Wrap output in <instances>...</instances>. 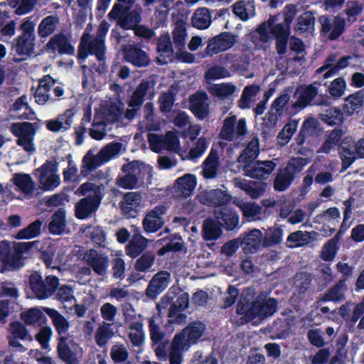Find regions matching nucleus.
<instances>
[{
    "mask_svg": "<svg viewBox=\"0 0 364 364\" xmlns=\"http://www.w3.org/2000/svg\"><path fill=\"white\" fill-rule=\"evenodd\" d=\"M109 28V24L106 21H102L98 27L96 36L92 40H90V34L87 32L88 27L85 28L78 51V58L80 63H82L88 53L95 55L100 61L104 60L105 38Z\"/></svg>",
    "mask_w": 364,
    "mask_h": 364,
    "instance_id": "f257e3e1",
    "label": "nucleus"
},
{
    "mask_svg": "<svg viewBox=\"0 0 364 364\" xmlns=\"http://www.w3.org/2000/svg\"><path fill=\"white\" fill-rule=\"evenodd\" d=\"M134 4L133 0H117L108 16L117 21V24L124 29H134L141 21L140 14L136 11L129 12Z\"/></svg>",
    "mask_w": 364,
    "mask_h": 364,
    "instance_id": "f03ea898",
    "label": "nucleus"
},
{
    "mask_svg": "<svg viewBox=\"0 0 364 364\" xmlns=\"http://www.w3.org/2000/svg\"><path fill=\"white\" fill-rule=\"evenodd\" d=\"M59 286V279L56 276L48 275L45 279L37 272L29 277V287L38 299L50 298Z\"/></svg>",
    "mask_w": 364,
    "mask_h": 364,
    "instance_id": "7ed1b4c3",
    "label": "nucleus"
},
{
    "mask_svg": "<svg viewBox=\"0 0 364 364\" xmlns=\"http://www.w3.org/2000/svg\"><path fill=\"white\" fill-rule=\"evenodd\" d=\"M247 134L246 120L241 118L237 120L235 115L226 117L224 119L220 136L223 140L237 144L242 142Z\"/></svg>",
    "mask_w": 364,
    "mask_h": 364,
    "instance_id": "20e7f679",
    "label": "nucleus"
},
{
    "mask_svg": "<svg viewBox=\"0 0 364 364\" xmlns=\"http://www.w3.org/2000/svg\"><path fill=\"white\" fill-rule=\"evenodd\" d=\"M279 16H272L269 19L259 25L257 29L259 38L263 42H267L274 38L289 36L290 26L285 22L279 23Z\"/></svg>",
    "mask_w": 364,
    "mask_h": 364,
    "instance_id": "39448f33",
    "label": "nucleus"
},
{
    "mask_svg": "<svg viewBox=\"0 0 364 364\" xmlns=\"http://www.w3.org/2000/svg\"><path fill=\"white\" fill-rule=\"evenodd\" d=\"M205 325L201 321H194L188 324L182 331L174 336L173 341L181 348L189 350L203 335Z\"/></svg>",
    "mask_w": 364,
    "mask_h": 364,
    "instance_id": "423d86ee",
    "label": "nucleus"
},
{
    "mask_svg": "<svg viewBox=\"0 0 364 364\" xmlns=\"http://www.w3.org/2000/svg\"><path fill=\"white\" fill-rule=\"evenodd\" d=\"M305 165L306 163L299 161H290L286 167L280 168L277 172L274 181V188L279 192L286 191Z\"/></svg>",
    "mask_w": 364,
    "mask_h": 364,
    "instance_id": "0eeeda50",
    "label": "nucleus"
},
{
    "mask_svg": "<svg viewBox=\"0 0 364 364\" xmlns=\"http://www.w3.org/2000/svg\"><path fill=\"white\" fill-rule=\"evenodd\" d=\"M148 140L152 151L160 153L163 150L179 153L180 143L174 132H168L164 136L156 134H149Z\"/></svg>",
    "mask_w": 364,
    "mask_h": 364,
    "instance_id": "6e6552de",
    "label": "nucleus"
},
{
    "mask_svg": "<svg viewBox=\"0 0 364 364\" xmlns=\"http://www.w3.org/2000/svg\"><path fill=\"white\" fill-rule=\"evenodd\" d=\"M56 164L48 161L41 168L35 171V176L38 180L39 186L45 191H52L60 183V176L57 173Z\"/></svg>",
    "mask_w": 364,
    "mask_h": 364,
    "instance_id": "1a4fd4ad",
    "label": "nucleus"
},
{
    "mask_svg": "<svg viewBox=\"0 0 364 364\" xmlns=\"http://www.w3.org/2000/svg\"><path fill=\"white\" fill-rule=\"evenodd\" d=\"M166 212L167 208L164 205H157L148 210L141 222L144 232L149 235L161 230L165 224L164 215Z\"/></svg>",
    "mask_w": 364,
    "mask_h": 364,
    "instance_id": "9d476101",
    "label": "nucleus"
},
{
    "mask_svg": "<svg viewBox=\"0 0 364 364\" xmlns=\"http://www.w3.org/2000/svg\"><path fill=\"white\" fill-rule=\"evenodd\" d=\"M83 260L97 275L102 277L107 276L109 266L108 255L91 249L84 253Z\"/></svg>",
    "mask_w": 364,
    "mask_h": 364,
    "instance_id": "9b49d317",
    "label": "nucleus"
},
{
    "mask_svg": "<svg viewBox=\"0 0 364 364\" xmlns=\"http://www.w3.org/2000/svg\"><path fill=\"white\" fill-rule=\"evenodd\" d=\"M198 198L200 203L214 206L217 209L225 207L230 202L232 196L226 191L216 188L200 192Z\"/></svg>",
    "mask_w": 364,
    "mask_h": 364,
    "instance_id": "f8f14e48",
    "label": "nucleus"
},
{
    "mask_svg": "<svg viewBox=\"0 0 364 364\" xmlns=\"http://www.w3.org/2000/svg\"><path fill=\"white\" fill-rule=\"evenodd\" d=\"M236 36L229 33L223 32L210 38L205 48V55L213 56V55L225 51L235 44Z\"/></svg>",
    "mask_w": 364,
    "mask_h": 364,
    "instance_id": "ddd939ff",
    "label": "nucleus"
},
{
    "mask_svg": "<svg viewBox=\"0 0 364 364\" xmlns=\"http://www.w3.org/2000/svg\"><path fill=\"white\" fill-rule=\"evenodd\" d=\"M11 132L18 137V144L22 146L23 149L28 152L34 151L33 144L32 143L36 131L31 123H16L11 127Z\"/></svg>",
    "mask_w": 364,
    "mask_h": 364,
    "instance_id": "4468645a",
    "label": "nucleus"
},
{
    "mask_svg": "<svg viewBox=\"0 0 364 364\" xmlns=\"http://www.w3.org/2000/svg\"><path fill=\"white\" fill-rule=\"evenodd\" d=\"M196 184V177L193 174L186 173L176 180L170 192L175 198H186L193 194Z\"/></svg>",
    "mask_w": 364,
    "mask_h": 364,
    "instance_id": "2eb2a0df",
    "label": "nucleus"
},
{
    "mask_svg": "<svg viewBox=\"0 0 364 364\" xmlns=\"http://www.w3.org/2000/svg\"><path fill=\"white\" fill-rule=\"evenodd\" d=\"M243 162L245 175L255 178L268 176L276 167L273 161H238Z\"/></svg>",
    "mask_w": 364,
    "mask_h": 364,
    "instance_id": "dca6fc26",
    "label": "nucleus"
},
{
    "mask_svg": "<svg viewBox=\"0 0 364 364\" xmlns=\"http://www.w3.org/2000/svg\"><path fill=\"white\" fill-rule=\"evenodd\" d=\"M58 355L65 364H80L82 348L75 343L69 346L66 337H60L58 343Z\"/></svg>",
    "mask_w": 364,
    "mask_h": 364,
    "instance_id": "f3484780",
    "label": "nucleus"
},
{
    "mask_svg": "<svg viewBox=\"0 0 364 364\" xmlns=\"http://www.w3.org/2000/svg\"><path fill=\"white\" fill-rule=\"evenodd\" d=\"M150 240L141 234L139 228L134 227L132 236L125 247V252L132 259H135L148 247Z\"/></svg>",
    "mask_w": 364,
    "mask_h": 364,
    "instance_id": "a211bd4d",
    "label": "nucleus"
},
{
    "mask_svg": "<svg viewBox=\"0 0 364 364\" xmlns=\"http://www.w3.org/2000/svg\"><path fill=\"white\" fill-rule=\"evenodd\" d=\"M171 282V274L168 271H160L153 276L146 289V295L150 299L163 292Z\"/></svg>",
    "mask_w": 364,
    "mask_h": 364,
    "instance_id": "6ab92c4d",
    "label": "nucleus"
},
{
    "mask_svg": "<svg viewBox=\"0 0 364 364\" xmlns=\"http://www.w3.org/2000/svg\"><path fill=\"white\" fill-rule=\"evenodd\" d=\"M209 93L222 101H232L239 92V87L231 82L211 84L208 87Z\"/></svg>",
    "mask_w": 364,
    "mask_h": 364,
    "instance_id": "aec40b11",
    "label": "nucleus"
},
{
    "mask_svg": "<svg viewBox=\"0 0 364 364\" xmlns=\"http://www.w3.org/2000/svg\"><path fill=\"white\" fill-rule=\"evenodd\" d=\"M142 199L139 192L126 193L119 203L122 213L127 217L134 218L140 210Z\"/></svg>",
    "mask_w": 364,
    "mask_h": 364,
    "instance_id": "412c9836",
    "label": "nucleus"
},
{
    "mask_svg": "<svg viewBox=\"0 0 364 364\" xmlns=\"http://www.w3.org/2000/svg\"><path fill=\"white\" fill-rule=\"evenodd\" d=\"M233 183L236 188L243 191L252 199H258L264 196L267 188V183L263 181H247L241 178H235Z\"/></svg>",
    "mask_w": 364,
    "mask_h": 364,
    "instance_id": "4be33fe9",
    "label": "nucleus"
},
{
    "mask_svg": "<svg viewBox=\"0 0 364 364\" xmlns=\"http://www.w3.org/2000/svg\"><path fill=\"white\" fill-rule=\"evenodd\" d=\"M323 34L329 40L338 38L343 31L345 20L341 16H336L333 20L322 16L320 18Z\"/></svg>",
    "mask_w": 364,
    "mask_h": 364,
    "instance_id": "5701e85b",
    "label": "nucleus"
},
{
    "mask_svg": "<svg viewBox=\"0 0 364 364\" xmlns=\"http://www.w3.org/2000/svg\"><path fill=\"white\" fill-rule=\"evenodd\" d=\"M213 214L220 226L228 230H232L238 225V215L227 206L214 209Z\"/></svg>",
    "mask_w": 364,
    "mask_h": 364,
    "instance_id": "b1692460",
    "label": "nucleus"
},
{
    "mask_svg": "<svg viewBox=\"0 0 364 364\" xmlns=\"http://www.w3.org/2000/svg\"><path fill=\"white\" fill-rule=\"evenodd\" d=\"M74 115L75 112L73 109H66L56 118L48 120L46 122V128L53 132L67 131L71 127Z\"/></svg>",
    "mask_w": 364,
    "mask_h": 364,
    "instance_id": "393cba45",
    "label": "nucleus"
},
{
    "mask_svg": "<svg viewBox=\"0 0 364 364\" xmlns=\"http://www.w3.org/2000/svg\"><path fill=\"white\" fill-rule=\"evenodd\" d=\"M340 154L342 159H355V154L364 158V139H360L355 144L351 138H345L340 147Z\"/></svg>",
    "mask_w": 364,
    "mask_h": 364,
    "instance_id": "a878e982",
    "label": "nucleus"
},
{
    "mask_svg": "<svg viewBox=\"0 0 364 364\" xmlns=\"http://www.w3.org/2000/svg\"><path fill=\"white\" fill-rule=\"evenodd\" d=\"M255 295L254 289L246 288L240 297V299L237 306V314L239 315H243L247 321H251L255 318V316L252 315L251 313L253 311L254 302L252 299Z\"/></svg>",
    "mask_w": 364,
    "mask_h": 364,
    "instance_id": "bb28decb",
    "label": "nucleus"
},
{
    "mask_svg": "<svg viewBox=\"0 0 364 364\" xmlns=\"http://www.w3.org/2000/svg\"><path fill=\"white\" fill-rule=\"evenodd\" d=\"M100 197H85L80 199L75 205V215L78 219H85L95 213L101 202Z\"/></svg>",
    "mask_w": 364,
    "mask_h": 364,
    "instance_id": "cd10ccee",
    "label": "nucleus"
},
{
    "mask_svg": "<svg viewBox=\"0 0 364 364\" xmlns=\"http://www.w3.org/2000/svg\"><path fill=\"white\" fill-rule=\"evenodd\" d=\"M125 60L136 67L147 66L150 59L145 51L135 46H128L124 49Z\"/></svg>",
    "mask_w": 364,
    "mask_h": 364,
    "instance_id": "c85d7f7f",
    "label": "nucleus"
},
{
    "mask_svg": "<svg viewBox=\"0 0 364 364\" xmlns=\"http://www.w3.org/2000/svg\"><path fill=\"white\" fill-rule=\"evenodd\" d=\"M278 301L274 298H269L263 302L258 299L255 301L253 304V311L251 314L255 316V318H265L272 316L277 310Z\"/></svg>",
    "mask_w": 364,
    "mask_h": 364,
    "instance_id": "c756f323",
    "label": "nucleus"
},
{
    "mask_svg": "<svg viewBox=\"0 0 364 364\" xmlns=\"http://www.w3.org/2000/svg\"><path fill=\"white\" fill-rule=\"evenodd\" d=\"M43 311L51 319L52 323L60 338L65 337L70 328L69 321L55 309L45 307Z\"/></svg>",
    "mask_w": 364,
    "mask_h": 364,
    "instance_id": "7c9ffc66",
    "label": "nucleus"
},
{
    "mask_svg": "<svg viewBox=\"0 0 364 364\" xmlns=\"http://www.w3.org/2000/svg\"><path fill=\"white\" fill-rule=\"evenodd\" d=\"M54 85L55 80L50 75H46L41 79L34 94L36 102L40 105H44L46 102L52 100L49 91Z\"/></svg>",
    "mask_w": 364,
    "mask_h": 364,
    "instance_id": "2f4dec72",
    "label": "nucleus"
},
{
    "mask_svg": "<svg viewBox=\"0 0 364 364\" xmlns=\"http://www.w3.org/2000/svg\"><path fill=\"white\" fill-rule=\"evenodd\" d=\"M110 323H98L95 333L94 339L96 345L100 348H106L109 341L114 336L115 332Z\"/></svg>",
    "mask_w": 364,
    "mask_h": 364,
    "instance_id": "473e14b6",
    "label": "nucleus"
},
{
    "mask_svg": "<svg viewBox=\"0 0 364 364\" xmlns=\"http://www.w3.org/2000/svg\"><path fill=\"white\" fill-rule=\"evenodd\" d=\"M235 204L240 209L242 216L247 218L248 221H257L261 220L262 208L258 203L252 201L238 200L235 202Z\"/></svg>",
    "mask_w": 364,
    "mask_h": 364,
    "instance_id": "72a5a7b5",
    "label": "nucleus"
},
{
    "mask_svg": "<svg viewBox=\"0 0 364 364\" xmlns=\"http://www.w3.org/2000/svg\"><path fill=\"white\" fill-rule=\"evenodd\" d=\"M317 94L318 89L314 85H310L299 87L295 92L296 100L294 104V107L295 108H304L307 107Z\"/></svg>",
    "mask_w": 364,
    "mask_h": 364,
    "instance_id": "f704fd0d",
    "label": "nucleus"
},
{
    "mask_svg": "<svg viewBox=\"0 0 364 364\" xmlns=\"http://www.w3.org/2000/svg\"><path fill=\"white\" fill-rule=\"evenodd\" d=\"M262 232L258 229H253L248 232L242 238V249L246 253H255L262 245Z\"/></svg>",
    "mask_w": 364,
    "mask_h": 364,
    "instance_id": "c9c22d12",
    "label": "nucleus"
},
{
    "mask_svg": "<svg viewBox=\"0 0 364 364\" xmlns=\"http://www.w3.org/2000/svg\"><path fill=\"white\" fill-rule=\"evenodd\" d=\"M35 39L17 37L13 43V48L20 56L19 60H25L33 53Z\"/></svg>",
    "mask_w": 364,
    "mask_h": 364,
    "instance_id": "e433bc0d",
    "label": "nucleus"
},
{
    "mask_svg": "<svg viewBox=\"0 0 364 364\" xmlns=\"http://www.w3.org/2000/svg\"><path fill=\"white\" fill-rule=\"evenodd\" d=\"M193 112L199 119L205 118L208 112V96L205 93H197L191 98Z\"/></svg>",
    "mask_w": 364,
    "mask_h": 364,
    "instance_id": "4c0bfd02",
    "label": "nucleus"
},
{
    "mask_svg": "<svg viewBox=\"0 0 364 364\" xmlns=\"http://www.w3.org/2000/svg\"><path fill=\"white\" fill-rule=\"evenodd\" d=\"M65 211L60 208L52 215L48 229L50 233L60 235L65 232Z\"/></svg>",
    "mask_w": 364,
    "mask_h": 364,
    "instance_id": "58836bf2",
    "label": "nucleus"
},
{
    "mask_svg": "<svg viewBox=\"0 0 364 364\" xmlns=\"http://www.w3.org/2000/svg\"><path fill=\"white\" fill-rule=\"evenodd\" d=\"M161 324V319L159 315H153L148 318L149 331L153 344H157L165 340L166 334L162 330Z\"/></svg>",
    "mask_w": 364,
    "mask_h": 364,
    "instance_id": "ea45409f",
    "label": "nucleus"
},
{
    "mask_svg": "<svg viewBox=\"0 0 364 364\" xmlns=\"http://www.w3.org/2000/svg\"><path fill=\"white\" fill-rule=\"evenodd\" d=\"M104 161H82L81 166V175L84 177H90L92 179L105 178V172L97 168L103 164Z\"/></svg>",
    "mask_w": 364,
    "mask_h": 364,
    "instance_id": "a19ab883",
    "label": "nucleus"
},
{
    "mask_svg": "<svg viewBox=\"0 0 364 364\" xmlns=\"http://www.w3.org/2000/svg\"><path fill=\"white\" fill-rule=\"evenodd\" d=\"M12 181L18 188V191L26 196H30L33 193L35 189V183L32 178L26 173H15Z\"/></svg>",
    "mask_w": 364,
    "mask_h": 364,
    "instance_id": "79ce46f5",
    "label": "nucleus"
},
{
    "mask_svg": "<svg viewBox=\"0 0 364 364\" xmlns=\"http://www.w3.org/2000/svg\"><path fill=\"white\" fill-rule=\"evenodd\" d=\"M363 99L361 92H357L347 97L343 106L345 116L349 117L355 112H358L363 105Z\"/></svg>",
    "mask_w": 364,
    "mask_h": 364,
    "instance_id": "37998d69",
    "label": "nucleus"
},
{
    "mask_svg": "<svg viewBox=\"0 0 364 364\" xmlns=\"http://www.w3.org/2000/svg\"><path fill=\"white\" fill-rule=\"evenodd\" d=\"M347 287L345 280L338 281L333 287L330 288L321 298L323 301L339 302L345 298Z\"/></svg>",
    "mask_w": 364,
    "mask_h": 364,
    "instance_id": "c03bdc74",
    "label": "nucleus"
},
{
    "mask_svg": "<svg viewBox=\"0 0 364 364\" xmlns=\"http://www.w3.org/2000/svg\"><path fill=\"white\" fill-rule=\"evenodd\" d=\"M128 338L134 347L141 346L145 341V332L143 322L136 323L127 327Z\"/></svg>",
    "mask_w": 364,
    "mask_h": 364,
    "instance_id": "a18cd8bd",
    "label": "nucleus"
},
{
    "mask_svg": "<svg viewBox=\"0 0 364 364\" xmlns=\"http://www.w3.org/2000/svg\"><path fill=\"white\" fill-rule=\"evenodd\" d=\"M217 220L213 218H207L203 220L202 226L203 237L205 240H215L218 239L222 230Z\"/></svg>",
    "mask_w": 364,
    "mask_h": 364,
    "instance_id": "49530a36",
    "label": "nucleus"
},
{
    "mask_svg": "<svg viewBox=\"0 0 364 364\" xmlns=\"http://www.w3.org/2000/svg\"><path fill=\"white\" fill-rule=\"evenodd\" d=\"M47 47L53 51L59 53H71L74 49L68 40L63 34L56 35L53 37L47 44Z\"/></svg>",
    "mask_w": 364,
    "mask_h": 364,
    "instance_id": "de8ad7c7",
    "label": "nucleus"
},
{
    "mask_svg": "<svg viewBox=\"0 0 364 364\" xmlns=\"http://www.w3.org/2000/svg\"><path fill=\"white\" fill-rule=\"evenodd\" d=\"M233 12L241 20L246 21L255 14L254 3L250 1H237L233 6Z\"/></svg>",
    "mask_w": 364,
    "mask_h": 364,
    "instance_id": "09e8293b",
    "label": "nucleus"
},
{
    "mask_svg": "<svg viewBox=\"0 0 364 364\" xmlns=\"http://www.w3.org/2000/svg\"><path fill=\"white\" fill-rule=\"evenodd\" d=\"M283 230L279 227H272L266 230L262 237V246L274 247L282 241Z\"/></svg>",
    "mask_w": 364,
    "mask_h": 364,
    "instance_id": "8fccbe9b",
    "label": "nucleus"
},
{
    "mask_svg": "<svg viewBox=\"0 0 364 364\" xmlns=\"http://www.w3.org/2000/svg\"><path fill=\"white\" fill-rule=\"evenodd\" d=\"M192 24L198 29H205L211 23V16L206 8L198 9L192 16Z\"/></svg>",
    "mask_w": 364,
    "mask_h": 364,
    "instance_id": "3c124183",
    "label": "nucleus"
},
{
    "mask_svg": "<svg viewBox=\"0 0 364 364\" xmlns=\"http://www.w3.org/2000/svg\"><path fill=\"white\" fill-rule=\"evenodd\" d=\"M314 23L315 18L313 14L310 11L305 12L297 18L294 31L297 34L309 32L314 28Z\"/></svg>",
    "mask_w": 364,
    "mask_h": 364,
    "instance_id": "603ef678",
    "label": "nucleus"
},
{
    "mask_svg": "<svg viewBox=\"0 0 364 364\" xmlns=\"http://www.w3.org/2000/svg\"><path fill=\"white\" fill-rule=\"evenodd\" d=\"M317 233L314 231L303 232L298 230L289 235L287 242L293 246H302L313 241Z\"/></svg>",
    "mask_w": 364,
    "mask_h": 364,
    "instance_id": "864d4df0",
    "label": "nucleus"
},
{
    "mask_svg": "<svg viewBox=\"0 0 364 364\" xmlns=\"http://www.w3.org/2000/svg\"><path fill=\"white\" fill-rule=\"evenodd\" d=\"M125 151L123 144L119 142H112L106 145L97 153V159H111Z\"/></svg>",
    "mask_w": 364,
    "mask_h": 364,
    "instance_id": "5fc2aeb1",
    "label": "nucleus"
},
{
    "mask_svg": "<svg viewBox=\"0 0 364 364\" xmlns=\"http://www.w3.org/2000/svg\"><path fill=\"white\" fill-rule=\"evenodd\" d=\"M344 112L338 107H329L321 114V119L329 125H338L343 123Z\"/></svg>",
    "mask_w": 364,
    "mask_h": 364,
    "instance_id": "6e6d98bb",
    "label": "nucleus"
},
{
    "mask_svg": "<svg viewBox=\"0 0 364 364\" xmlns=\"http://www.w3.org/2000/svg\"><path fill=\"white\" fill-rule=\"evenodd\" d=\"M42 225L43 221L38 219L29 224L26 228L18 231L15 237L21 240L31 239L38 237L41 232Z\"/></svg>",
    "mask_w": 364,
    "mask_h": 364,
    "instance_id": "4d7b16f0",
    "label": "nucleus"
},
{
    "mask_svg": "<svg viewBox=\"0 0 364 364\" xmlns=\"http://www.w3.org/2000/svg\"><path fill=\"white\" fill-rule=\"evenodd\" d=\"M318 129V122L316 119L309 117L303 122L301 133L297 137L299 144H303L305 140L304 136L316 134Z\"/></svg>",
    "mask_w": 364,
    "mask_h": 364,
    "instance_id": "13d9d810",
    "label": "nucleus"
},
{
    "mask_svg": "<svg viewBox=\"0 0 364 364\" xmlns=\"http://www.w3.org/2000/svg\"><path fill=\"white\" fill-rule=\"evenodd\" d=\"M103 185H97L91 182H86L80 186L77 189L78 193L81 196H86L87 197H95L102 199L103 197Z\"/></svg>",
    "mask_w": 364,
    "mask_h": 364,
    "instance_id": "bf43d9fd",
    "label": "nucleus"
},
{
    "mask_svg": "<svg viewBox=\"0 0 364 364\" xmlns=\"http://www.w3.org/2000/svg\"><path fill=\"white\" fill-rule=\"evenodd\" d=\"M57 247L55 244H50L41 253V258L46 267L51 269H60L58 260L56 257Z\"/></svg>",
    "mask_w": 364,
    "mask_h": 364,
    "instance_id": "052dcab7",
    "label": "nucleus"
},
{
    "mask_svg": "<svg viewBox=\"0 0 364 364\" xmlns=\"http://www.w3.org/2000/svg\"><path fill=\"white\" fill-rule=\"evenodd\" d=\"M313 277L306 272H297L294 277V286L300 294H304L311 287Z\"/></svg>",
    "mask_w": 364,
    "mask_h": 364,
    "instance_id": "680f3d73",
    "label": "nucleus"
},
{
    "mask_svg": "<svg viewBox=\"0 0 364 364\" xmlns=\"http://www.w3.org/2000/svg\"><path fill=\"white\" fill-rule=\"evenodd\" d=\"M155 259L156 256L154 252H146L136 260L134 269L137 272L149 271L154 265Z\"/></svg>",
    "mask_w": 364,
    "mask_h": 364,
    "instance_id": "e2e57ef3",
    "label": "nucleus"
},
{
    "mask_svg": "<svg viewBox=\"0 0 364 364\" xmlns=\"http://www.w3.org/2000/svg\"><path fill=\"white\" fill-rule=\"evenodd\" d=\"M58 23V18L54 16H49L44 18L38 26V34L41 37L45 38L50 35L55 30Z\"/></svg>",
    "mask_w": 364,
    "mask_h": 364,
    "instance_id": "0e129e2a",
    "label": "nucleus"
},
{
    "mask_svg": "<svg viewBox=\"0 0 364 364\" xmlns=\"http://www.w3.org/2000/svg\"><path fill=\"white\" fill-rule=\"evenodd\" d=\"M189 304V295L186 292L179 294L169 309L168 316L172 318L179 311H183L188 308Z\"/></svg>",
    "mask_w": 364,
    "mask_h": 364,
    "instance_id": "69168bd1",
    "label": "nucleus"
},
{
    "mask_svg": "<svg viewBox=\"0 0 364 364\" xmlns=\"http://www.w3.org/2000/svg\"><path fill=\"white\" fill-rule=\"evenodd\" d=\"M259 91V87L255 85L245 87L238 101V107L242 109L250 108L252 97H255Z\"/></svg>",
    "mask_w": 364,
    "mask_h": 364,
    "instance_id": "338daca9",
    "label": "nucleus"
},
{
    "mask_svg": "<svg viewBox=\"0 0 364 364\" xmlns=\"http://www.w3.org/2000/svg\"><path fill=\"white\" fill-rule=\"evenodd\" d=\"M299 122L297 120L289 121L279 132L277 139L280 145L287 144L291 139L293 134L298 128Z\"/></svg>",
    "mask_w": 364,
    "mask_h": 364,
    "instance_id": "774afa93",
    "label": "nucleus"
}]
</instances>
